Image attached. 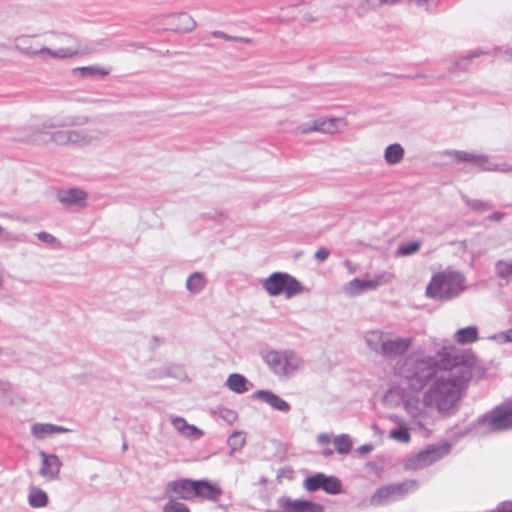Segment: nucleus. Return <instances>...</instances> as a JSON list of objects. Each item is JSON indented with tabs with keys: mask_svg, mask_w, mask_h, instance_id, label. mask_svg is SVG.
I'll list each match as a JSON object with an SVG mask.
<instances>
[{
	"mask_svg": "<svg viewBox=\"0 0 512 512\" xmlns=\"http://www.w3.org/2000/svg\"><path fill=\"white\" fill-rule=\"evenodd\" d=\"M438 356L445 372L436 377L421 402L411 399L405 403V409L412 418V429L427 431L433 422L432 411L442 416L454 414L468 382L484 375V369L473 354L462 353L454 346L443 347Z\"/></svg>",
	"mask_w": 512,
	"mask_h": 512,
	"instance_id": "1",
	"label": "nucleus"
},
{
	"mask_svg": "<svg viewBox=\"0 0 512 512\" xmlns=\"http://www.w3.org/2000/svg\"><path fill=\"white\" fill-rule=\"evenodd\" d=\"M417 358L412 355L399 360L394 366L395 374L403 377L414 391L422 390L441 367V358Z\"/></svg>",
	"mask_w": 512,
	"mask_h": 512,
	"instance_id": "2",
	"label": "nucleus"
},
{
	"mask_svg": "<svg viewBox=\"0 0 512 512\" xmlns=\"http://www.w3.org/2000/svg\"><path fill=\"white\" fill-rule=\"evenodd\" d=\"M51 38L61 44L60 47L50 48L34 45L30 36H20L15 39V47L24 54L37 56L41 59H66L82 52L79 42L67 34H52Z\"/></svg>",
	"mask_w": 512,
	"mask_h": 512,
	"instance_id": "3",
	"label": "nucleus"
},
{
	"mask_svg": "<svg viewBox=\"0 0 512 512\" xmlns=\"http://www.w3.org/2000/svg\"><path fill=\"white\" fill-rule=\"evenodd\" d=\"M364 341L371 351L385 358L404 355L413 343L411 337H401L381 330L367 331Z\"/></svg>",
	"mask_w": 512,
	"mask_h": 512,
	"instance_id": "4",
	"label": "nucleus"
},
{
	"mask_svg": "<svg viewBox=\"0 0 512 512\" xmlns=\"http://www.w3.org/2000/svg\"><path fill=\"white\" fill-rule=\"evenodd\" d=\"M261 359L273 375L288 378L303 368L302 357L292 349H268L261 352Z\"/></svg>",
	"mask_w": 512,
	"mask_h": 512,
	"instance_id": "5",
	"label": "nucleus"
},
{
	"mask_svg": "<svg viewBox=\"0 0 512 512\" xmlns=\"http://www.w3.org/2000/svg\"><path fill=\"white\" fill-rule=\"evenodd\" d=\"M464 276L453 270H445L432 277L426 295L433 299L450 300L465 290Z\"/></svg>",
	"mask_w": 512,
	"mask_h": 512,
	"instance_id": "6",
	"label": "nucleus"
},
{
	"mask_svg": "<svg viewBox=\"0 0 512 512\" xmlns=\"http://www.w3.org/2000/svg\"><path fill=\"white\" fill-rule=\"evenodd\" d=\"M260 284L270 297L284 295L286 299H291L308 291L300 281L286 272H274L260 280Z\"/></svg>",
	"mask_w": 512,
	"mask_h": 512,
	"instance_id": "7",
	"label": "nucleus"
},
{
	"mask_svg": "<svg viewBox=\"0 0 512 512\" xmlns=\"http://www.w3.org/2000/svg\"><path fill=\"white\" fill-rule=\"evenodd\" d=\"M420 484L416 479L389 483L376 489L370 498L374 506H384L391 502L404 499L407 495L418 490Z\"/></svg>",
	"mask_w": 512,
	"mask_h": 512,
	"instance_id": "8",
	"label": "nucleus"
},
{
	"mask_svg": "<svg viewBox=\"0 0 512 512\" xmlns=\"http://www.w3.org/2000/svg\"><path fill=\"white\" fill-rule=\"evenodd\" d=\"M447 155L457 163H471L482 171L487 172H512V165L508 163H496L488 155L461 150H452Z\"/></svg>",
	"mask_w": 512,
	"mask_h": 512,
	"instance_id": "9",
	"label": "nucleus"
},
{
	"mask_svg": "<svg viewBox=\"0 0 512 512\" xmlns=\"http://www.w3.org/2000/svg\"><path fill=\"white\" fill-rule=\"evenodd\" d=\"M450 445L443 443L432 445L420 451L418 454L406 459L404 469L416 471L428 467L450 452Z\"/></svg>",
	"mask_w": 512,
	"mask_h": 512,
	"instance_id": "10",
	"label": "nucleus"
},
{
	"mask_svg": "<svg viewBox=\"0 0 512 512\" xmlns=\"http://www.w3.org/2000/svg\"><path fill=\"white\" fill-rule=\"evenodd\" d=\"M394 275L390 272L383 271L375 274L368 279L354 278L343 286L344 294L354 297L366 291L375 290L378 287L390 283Z\"/></svg>",
	"mask_w": 512,
	"mask_h": 512,
	"instance_id": "11",
	"label": "nucleus"
},
{
	"mask_svg": "<svg viewBox=\"0 0 512 512\" xmlns=\"http://www.w3.org/2000/svg\"><path fill=\"white\" fill-rule=\"evenodd\" d=\"M477 424L487 432L512 428V404L497 407L486 413L478 419Z\"/></svg>",
	"mask_w": 512,
	"mask_h": 512,
	"instance_id": "12",
	"label": "nucleus"
},
{
	"mask_svg": "<svg viewBox=\"0 0 512 512\" xmlns=\"http://www.w3.org/2000/svg\"><path fill=\"white\" fill-rule=\"evenodd\" d=\"M303 487L308 492H314L322 489L328 494L335 495L341 492L342 484L335 476L316 473L304 480Z\"/></svg>",
	"mask_w": 512,
	"mask_h": 512,
	"instance_id": "13",
	"label": "nucleus"
},
{
	"mask_svg": "<svg viewBox=\"0 0 512 512\" xmlns=\"http://www.w3.org/2000/svg\"><path fill=\"white\" fill-rule=\"evenodd\" d=\"M89 122V118L85 115H64L56 116L45 120L40 127L37 128L38 133H47V130L54 128H66L74 126H83Z\"/></svg>",
	"mask_w": 512,
	"mask_h": 512,
	"instance_id": "14",
	"label": "nucleus"
},
{
	"mask_svg": "<svg viewBox=\"0 0 512 512\" xmlns=\"http://www.w3.org/2000/svg\"><path fill=\"white\" fill-rule=\"evenodd\" d=\"M164 497L168 500L177 499L188 500L192 498V480L190 479H178L170 481L166 484L164 490Z\"/></svg>",
	"mask_w": 512,
	"mask_h": 512,
	"instance_id": "15",
	"label": "nucleus"
},
{
	"mask_svg": "<svg viewBox=\"0 0 512 512\" xmlns=\"http://www.w3.org/2000/svg\"><path fill=\"white\" fill-rule=\"evenodd\" d=\"M41 458V467L39 474L47 480H56L59 477L62 462L56 454H49L45 451H39Z\"/></svg>",
	"mask_w": 512,
	"mask_h": 512,
	"instance_id": "16",
	"label": "nucleus"
},
{
	"mask_svg": "<svg viewBox=\"0 0 512 512\" xmlns=\"http://www.w3.org/2000/svg\"><path fill=\"white\" fill-rule=\"evenodd\" d=\"M278 505L283 508L282 512H323L324 508L321 504L308 500L291 499L289 497H281Z\"/></svg>",
	"mask_w": 512,
	"mask_h": 512,
	"instance_id": "17",
	"label": "nucleus"
},
{
	"mask_svg": "<svg viewBox=\"0 0 512 512\" xmlns=\"http://www.w3.org/2000/svg\"><path fill=\"white\" fill-rule=\"evenodd\" d=\"M251 397L253 399L262 401L263 403L270 406L271 409L278 411L280 413L286 414L291 411L290 403H288L286 400H284L271 390H257L251 395Z\"/></svg>",
	"mask_w": 512,
	"mask_h": 512,
	"instance_id": "18",
	"label": "nucleus"
},
{
	"mask_svg": "<svg viewBox=\"0 0 512 512\" xmlns=\"http://www.w3.org/2000/svg\"><path fill=\"white\" fill-rule=\"evenodd\" d=\"M221 495L222 489L217 482L194 480V497L216 502Z\"/></svg>",
	"mask_w": 512,
	"mask_h": 512,
	"instance_id": "19",
	"label": "nucleus"
},
{
	"mask_svg": "<svg viewBox=\"0 0 512 512\" xmlns=\"http://www.w3.org/2000/svg\"><path fill=\"white\" fill-rule=\"evenodd\" d=\"M342 119L329 118L317 119L311 123H307L299 127L301 133H308L312 131L333 134L339 131Z\"/></svg>",
	"mask_w": 512,
	"mask_h": 512,
	"instance_id": "20",
	"label": "nucleus"
},
{
	"mask_svg": "<svg viewBox=\"0 0 512 512\" xmlns=\"http://www.w3.org/2000/svg\"><path fill=\"white\" fill-rule=\"evenodd\" d=\"M57 199L65 206L85 207L87 193L80 188L61 189L57 192Z\"/></svg>",
	"mask_w": 512,
	"mask_h": 512,
	"instance_id": "21",
	"label": "nucleus"
},
{
	"mask_svg": "<svg viewBox=\"0 0 512 512\" xmlns=\"http://www.w3.org/2000/svg\"><path fill=\"white\" fill-rule=\"evenodd\" d=\"M70 430L66 427L50 424V423H36L31 427V434L39 440H43L48 436L58 433H67Z\"/></svg>",
	"mask_w": 512,
	"mask_h": 512,
	"instance_id": "22",
	"label": "nucleus"
},
{
	"mask_svg": "<svg viewBox=\"0 0 512 512\" xmlns=\"http://www.w3.org/2000/svg\"><path fill=\"white\" fill-rule=\"evenodd\" d=\"M405 156V149L400 143H392L385 147L383 158L388 166L400 164Z\"/></svg>",
	"mask_w": 512,
	"mask_h": 512,
	"instance_id": "23",
	"label": "nucleus"
},
{
	"mask_svg": "<svg viewBox=\"0 0 512 512\" xmlns=\"http://www.w3.org/2000/svg\"><path fill=\"white\" fill-rule=\"evenodd\" d=\"M226 386L237 394H243L250 390L253 384L242 374L232 373L226 380Z\"/></svg>",
	"mask_w": 512,
	"mask_h": 512,
	"instance_id": "24",
	"label": "nucleus"
},
{
	"mask_svg": "<svg viewBox=\"0 0 512 512\" xmlns=\"http://www.w3.org/2000/svg\"><path fill=\"white\" fill-rule=\"evenodd\" d=\"M93 130H69V145H89L95 138Z\"/></svg>",
	"mask_w": 512,
	"mask_h": 512,
	"instance_id": "25",
	"label": "nucleus"
},
{
	"mask_svg": "<svg viewBox=\"0 0 512 512\" xmlns=\"http://www.w3.org/2000/svg\"><path fill=\"white\" fill-rule=\"evenodd\" d=\"M454 338L461 345L473 343L478 339V329L475 326L458 329L454 334Z\"/></svg>",
	"mask_w": 512,
	"mask_h": 512,
	"instance_id": "26",
	"label": "nucleus"
},
{
	"mask_svg": "<svg viewBox=\"0 0 512 512\" xmlns=\"http://www.w3.org/2000/svg\"><path fill=\"white\" fill-rule=\"evenodd\" d=\"M28 503L33 508L45 507L48 503V495L38 487H31L28 493Z\"/></svg>",
	"mask_w": 512,
	"mask_h": 512,
	"instance_id": "27",
	"label": "nucleus"
},
{
	"mask_svg": "<svg viewBox=\"0 0 512 512\" xmlns=\"http://www.w3.org/2000/svg\"><path fill=\"white\" fill-rule=\"evenodd\" d=\"M497 277L508 282L512 278V260H498L494 264Z\"/></svg>",
	"mask_w": 512,
	"mask_h": 512,
	"instance_id": "28",
	"label": "nucleus"
},
{
	"mask_svg": "<svg viewBox=\"0 0 512 512\" xmlns=\"http://www.w3.org/2000/svg\"><path fill=\"white\" fill-rule=\"evenodd\" d=\"M333 444L339 454H348L352 449V440L347 434H340L333 437Z\"/></svg>",
	"mask_w": 512,
	"mask_h": 512,
	"instance_id": "29",
	"label": "nucleus"
},
{
	"mask_svg": "<svg viewBox=\"0 0 512 512\" xmlns=\"http://www.w3.org/2000/svg\"><path fill=\"white\" fill-rule=\"evenodd\" d=\"M246 443V434L242 431L233 432L227 439V444L230 448V454L235 451L241 450Z\"/></svg>",
	"mask_w": 512,
	"mask_h": 512,
	"instance_id": "30",
	"label": "nucleus"
},
{
	"mask_svg": "<svg viewBox=\"0 0 512 512\" xmlns=\"http://www.w3.org/2000/svg\"><path fill=\"white\" fill-rule=\"evenodd\" d=\"M389 438L399 443L407 444L411 440L409 428L406 426V424H401L400 427L390 431Z\"/></svg>",
	"mask_w": 512,
	"mask_h": 512,
	"instance_id": "31",
	"label": "nucleus"
},
{
	"mask_svg": "<svg viewBox=\"0 0 512 512\" xmlns=\"http://www.w3.org/2000/svg\"><path fill=\"white\" fill-rule=\"evenodd\" d=\"M0 239L4 243H24L27 241L25 234L7 231L1 225H0Z\"/></svg>",
	"mask_w": 512,
	"mask_h": 512,
	"instance_id": "32",
	"label": "nucleus"
},
{
	"mask_svg": "<svg viewBox=\"0 0 512 512\" xmlns=\"http://www.w3.org/2000/svg\"><path fill=\"white\" fill-rule=\"evenodd\" d=\"M170 421L175 430L181 433L184 436H189L192 434V426L189 425L184 418L170 415Z\"/></svg>",
	"mask_w": 512,
	"mask_h": 512,
	"instance_id": "33",
	"label": "nucleus"
},
{
	"mask_svg": "<svg viewBox=\"0 0 512 512\" xmlns=\"http://www.w3.org/2000/svg\"><path fill=\"white\" fill-rule=\"evenodd\" d=\"M81 75L86 76H106L110 73V68L100 67V66H87L78 68Z\"/></svg>",
	"mask_w": 512,
	"mask_h": 512,
	"instance_id": "34",
	"label": "nucleus"
},
{
	"mask_svg": "<svg viewBox=\"0 0 512 512\" xmlns=\"http://www.w3.org/2000/svg\"><path fill=\"white\" fill-rule=\"evenodd\" d=\"M463 200L467 206L478 212L488 211L492 207V205L487 201L469 199L467 197H463Z\"/></svg>",
	"mask_w": 512,
	"mask_h": 512,
	"instance_id": "35",
	"label": "nucleus"
},
{
	"mask_svg": "<svg viewBox=\"0 0 512 512\" xmlns=\"http://www.w3.org/2000/svg\"><path fill=\"white\" fill-rule=\"evenodd\" d=\"M50 139L57 145H69V130H58L50 133Z\"/></svg>",
	"mask_w": 512,
	"mask_h": 512,
	"instance_id": "36",
	"label": "nucleus"
},
{
	"mask_svg": "<svg viewBox=\"0 0 512 512\" xmlns=\"http://www.w3.org/2000/svg\"><path fill=\"white\" fill-rule=\"evenodd\" d=\"M419 248V242H409L401 245L397 250V254L400 256H410L415 254L419 250Z\"/></svg>",
	"mask_w": 512,
	"mask_h": 512,
	"instance_id": "37",
	"label": "nucleus"
},
{
	"mask_svg": "<svg viewBox=\"0 0 512 512\" xmlns=\"http://www.w3.org/2000/svg\"><path fill=\"white\" fill-rule=\"evenodd\" d=\"M163 512H190V510L185 504L170 499L164 505Z\"/></svg>",
	"mask_w": 512,
	"mask_h": 512,
	"instance_id": "38",
	"label": "nucleus"
},
{
	"mask_svg": "<svg viewBox=\"0 0 512 512\" xmlns=\"http://www.w3.org/2000/svg\"><path fill=\"white\" fill-rule=\"evenodd\" d=\"M490 339L494 340L499 344H507L512 343V328L503 332H499L490 337Z\"/></svg>",
	"mask_w": 512,
	"mask_h": 512,
	"instance_id": "39",
	"label": "nucleus"
},
{
	"mask_svg": "<svg viewBox=\"0 0 512 512\" xmlns=\"http://www.w3.org/2000/svg\"><path fill=\"white\" fill-rule=\"evenodd\" d=\"M219 416L228 424H232L237 420V413L227 408L221 409L219 412Z\"/></svg>",
	"mask_w": 512,
	"mask_h": 512,
	"instance_id": "40",
	"label": "nucleus"
},
{
	"mask_svg": "<svg viewBox=\"0 0 512 512\" xmlns=\"http://www.w3.org/2000/svg\"><path fill=\"white\" fill-rule=\"evenodd\" d=\"M364 3L368 8H374L380 6L382 4H394L399 2L400 0H359Z\"/></svg>",
	"mask_w": 512,
	"mask_h": 512,
	"instance_id": "41",
	"label": "nucleus"
},
{
	"mask_svg": "<svg viewBox=\"0 0 512 512\" xmlns=\"http://www.w3.org/2000/svg\"><path fill=\"white\" fill-rule=\"evenodd\" d=\"M206 286V279L203 274L194 272V293L202 290Z\"/></svg>",
	"mask_w": 512,
	"mask_h": 512,
	"instance_id": "42",
	"label": "nucleus"
},
{
	"mask_svg": "<svg viewBox=\"0 0 512 512\" xmlns=\"http://www.w3.org/2000/svg\"><path fill=\"white\" fill-rule=\"evenodd\" d=\"M36 237L41 242L49 244V245H53L56 242V238L48 232H39L36 234Z\"/></svg>",
	"mask_w": 512,
	"mask_h": 512,
	"instance_id": "43",
	"label": "nucleus"
},
{
	"mask_svg": "<svg viewBox=\"0 0 512 512\" xmlns=\"http://www.w3.org/2000/svg\"><path fill=\"white\" fill-rule=\"evenodd\" d=\"M206 217L215 222H220L224 218V214L221 211L213 210L200 216L201 219H205Z\"/></svg>",
	"mask_w": 512,
	"mask_h": 512,
	"instance_id": "44",
	"label": "nucleus"
},
{
	"mask_svg": "<svg viewBox=\"0 0 512 512\" xmlns=\"http://www.w3.org/2000/svg\"><path fill=\"white\" fill-rule=\"evenodd\" d=\"M493 512H512V501L499 503Z\"/></svg>",
	"mask_w": 512,
	"mask_h": 512,
	"instance_id": "45",
	"label": "nucleus"
},
{
	"mask_svg": "<svg viewBox=\"0 0 512 512\" xmlns=\"http://www.w3.org/2000/svg\"><path fill=\"white\" fill-rule=\"evenodd\" d=\"M330 255V252L329 250H327L326 248H319L316 252H315V258L321 262L325 261Z\"/></svg>",
	"mask_w": 512,
	"mask_h": 512,
	"instance_id": "46",
	"label": "nucleus"
},
{
	"mask_svg": "<svg viewBox=\"0 0 512 512\" xmlns=\"http://www.w3.org/2000/svg\"><path fill=\"white\" fill-rule=\"evenodd\" d=\"M317 441L318 443L325 445L330 443L331 441L333 442V437L329 433H321L317 436Z\"/></svg>",
	"mask_w": 512,
	"mask_h": 512,
	"instance_id": "47",
	"label": "nucleus"
},
{
	"mask_svg": "<svg viewBox=\"0 0 512 512\" xmlns=\"http://www.w3.org/2000/svg\"><path fill=\"white\" fill-rule=\"evenodd\" d=\"M504 217H505L504 213L499 212V211H495L491 215L488 216V219L490 221L500 222V221H502L504 219Z\"/></svg>",
	"mask_w": 512,
	"mask_h": 512,
	"instance_id": "48",
	"label": "nucleus"
},
{
	"mask_svg": "<svg viewBox=\"0 0 512 512\" xmlns=\"http://www.w3.org/2000/svg\"><path fill=\"white\" fill-rule=\"evenodd\" d=\"M373 450V446L371 444H364L357 448V452L361 455H365L370 453Z\"/></svg>",
	"mask_w": 512,
	"mask_h": 512,
	"instance_id": "49",
	"label": "nucleus"
},
{
	"mask_svg": "<svg viewBox=\"0 0 512 512\" xmlns=\"http://www.w3.org/2000/svg\"><path fill=\"white\" fill-rule=\"evenodd\" d=\"M502 57L507 62H512V48H507L501 51Z\"/></svg>",
	"mask_w": 512,
	"mask_h": 512,
	"instance_id": "50",
	"label": "nucleus"
},
{
	"mask_svg": "<svg viewBox=\"0 0 512 512\" xmlns=\"http://www.w3.org/2000/svg\"><path fill=\"white\" fill-rule=\"evenodd\" d=\"M389 419L391 421H393L394 423H396L398 425V427H400L401 424H405L404 421L397 415H390Z\"/></svg>",
	"mask_w": 512,
	"mask_h": 512,
	"instance_id": "51",
	"label": "nucleus"
},
{
	"mask_svg": "<svg viewBox=\"0 0 512 512\" xmlns=\"http://www.w3.org/2000/svg\"><path fill=\"white\" fill-rule=\"evenodd\" d=\"M10 389V385L6 382L0 381V391L7 392Z\"/></svg>",
	"mask_w": 512,
	"mask_h": 512,
	"instance_id": "52",
	"label": "nucleus"
},
{
	"mask_svg": "<svg viewBox=\"0 0 512 512\" xmlns=\"http://www.w3.org/2000/svg\"><path fill=\"white\" fill-rule=\"evenodd\" d=\"M414 1L420 7H427L431 0H414Z\"/></svg>",
	"mask_w": 512,
	"mask_h": 512,
	"instance_id": "53",
	"label": "nucleus"
},
{
	"mask_svg": "<svg viewBox=\"0 0 512 512\" xmlns=\"http://www.w3.org/2000/svg\"><path fill=\"white\" fill-rule=\"evenodd\" d=\"M216 35H217L218 37H221V38L225 39V40H229V41H230V40H234V37L229 36V35H227V34H225V33H223V32H217V34H216Z\"/></svg>",
	"mask_w": 512,
	"mask_h": 512,
	"instance_id": "54",
	"label": "nucleus"
},
{
	"mask_svg": "<svg viewBox=\"0 0 512 512\" xmlns=\"http://www.w3.org/2000/svg\"><path fill=\"white\" fill-rule=\"evenodd\" d=\"M201 436H203V432L194 426V440L199 439Z\"/></svg>",
	"mask_w": 512,
	"mask_h": 512,
	"instance_id": "55",
	"label": "nucleus"
},
{
	"mask_svg": "<svg viewBox=\"0 0 512 512\" xmlns=\"http://www.w3.org/2000/svg\"><path fill=\"white\" fill-rule=\"evenodd\" d=\"M187 289L192 291V274H190L186 279Z\"/></svg>",
	"mask_w": 512,
	"mask_h": 512,
	"instance_id": "56",
	"label": "nucleus"
},
{
	"mask_svg": "<svg viewBox=\"0 0 512 512\" xmlns=\"http://www.w3.org/2000/svg\"><path fill=\"white\" fill-rule=\"evenodd\" d=\"M16 281L22 285H29L31 283L30 280L25 278H17Z\"/></svg>",
	"mask_w": 512,
	"mask_h": 512,
	"instance_id": "57",
	"label": "nucleus"
},
{
	"mask_svg": "<svg viewBox=\"0 0 512 512\" xmlns=\"http://www.w3.org/2000/svg\"><path fill=\"white\" fill-rule=\"evenodd\" d=\"M234 41H240V42H244V43H250V42H251V39H249V38H245V37H234Z\"/></svg>",
	"mask_w": 512,
	"mask_h": 512,
	"instance_id": "58",
	"label": "nucleus"
},
{
	"mask_svg": "<svg viewBox=\"0 0 512 512\" xmlns=\"http://www.w3.org/2000/svg\"><path fill=\"white\" fill-rule=\"evenodd\" d=\"M333 454V450L330 449V448H327L325 450L322 451V455L324 457H330L331 455Z\"/></svg>",
	"mask_w": 512,
	"mask_h": 512,
	"instance_id": "59",
	"label": "nucleus"
},
{
	"mask_svg": "<svg viewBox=\"0 0 512 512\" xmlns=\"http://www.w3.org/2000/svg\"><path fill=\"white\" fill-rule=\"evenodd\" d=\"M46 42L50 43L51 45H53V44H54V42L52 41V39H48V40H46Z\"/></svg>",
	"mask_w": 512,
	"mask_h": 512,
	"instance_id": "60",
	"label": "nucleus"
}]
</instances>
